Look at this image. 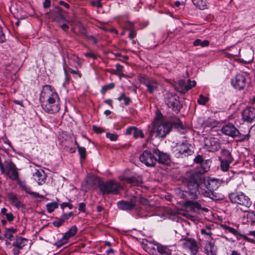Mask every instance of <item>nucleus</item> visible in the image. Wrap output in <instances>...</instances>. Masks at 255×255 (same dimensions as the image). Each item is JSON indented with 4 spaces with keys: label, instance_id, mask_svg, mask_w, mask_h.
Here are the masks:
<instances>
[{
    "label": "nucleus",
    "instance_id": "44",
    "mask_svg": "<svg viewBox=\"0 0 255 255\" xmlns=\"http://www.w3.org/2000/svg\"><path fill=\"white\" fill-rule=\"evenodd\" d=\"M78 152L80 155L81 158L84 159L86 156V151L85 148L78 145Z\"/></svg>",
    "mask_w": 255,
    "mask_h": 255
},
{
    "label": "nucleus",
    "instance_id": "16",
    "mask_svg": "<svg viewBox=\"0 0 255 255\" xmlns=\"http://www.w3.org/2000/svg\"><path fill=\"white\" fill-rule=\"evenodd\" d=\"M7 198L12 206L18 209L24 207L23 204L21 202L17 195L14 193L9 192L7 194Z\"/></svg>",
    "mask_w": 255,
    "mask_h": 255
},
{
    "label": "nucleus",
    "instance_id": "60",
    "mask_svg": "<svg viewBox=\"0 0 255 255\" xmlns=\"http://www.w3.org/2000/svg\"><path fill=\"white\" fill-rule=\"evenodd\" d=\"M86 204L84 203H81L79 205V210L82 212L85 211Z\"/></svg>",
    "mask_w": 255,
    "mask_h": 255
},
{
    "label": "nucleus",
    "instance_id": "50",
    "mask_svg": "<svg viewBox=\"0 0 255 255\" xmlns=\"http://www.w3.org/2000/svg\"><path fill=\"white\" fill-rule=\"evenodd\" d=\"M107 138H109L111 141H116L118 138V135L115 133L108 132L106 134Z\"/></svg>",
    "mask_w": 255,
    "mask_h": 255
},
{
    "label": "nucleus",
    "instance_id": "11",
    "mask_svg": "<svg viewBox=\"0 0 255 255\" xmlns=\"http://www.w3.org/2000/svg\"><path fill=\"white\" fill-rule=\"evenodd\" d=\"M182 246L184 249L189 250L192 255H196L198 251L196 242L190 238H185L182 240Z\"/></svg>",
    "mask_w": 255,
    "mask_h": 255
},
{
    "label": "nucleus",
    "instance_id": "61",
    "mask_svg": "<svg viewBox=\"0 0 255 255\" xmlns=\"http://www.w3.org/2000/svg\"><path fill=\"white\" fill-rule=\"evenodd\" d=\"M248 217L253 219H255V212L254 211H248Z\"/></svg>",
    "mask_w": 255,
    "mask_h": 255
},
{
    "label": "nucleus",
    "instance_id": "31",
    "mask_svg": "<svg viewBox=\"0 0 255 255\" xmlns=\"http://www.w3.org/2000/svg\"><path fill=\"white\" fill-rule=\"evenodd\" d=\"M175 151L180 154H188L190 152L188 147L186 144H182L178 146L175 149Z\"/></svg>",
    "mask_w": 255,
    "mask_h": 255
},
{
    "label": "nucleus",
    "instance_id": "34",
    "mask_svg": "<svg viewBox=\"0 0 255 255\" xmlns=\"http://www.w3.org/2000/svg\"><path fill=\"white\" fill-rule=\"evenodd\" d=\"M221 153L222 156L225 158L224 160H228L229 162H232L233 161L231 153L229 150L226 149H222Z\"/></svg>",
    "mask_w": 255,
    "mask_h": 255
},
{
    "label": "nucleus",
    "instance_id": "3",
    "mask_svg": "<svg viewBox=\"0 0 255 255\" xmlns=\"http://www.w3.org/2000/svg\"><path fill=\"white\" fill-rule=\"evenodd\" d=\"M171 130V126L168 123H163L161 116H157L152 123V127L148 130L149 139H151L155 133L157 137H164Z\"/></svg>",
    "mask_w": 255,
    "mask_h": 255
},
{
    "label": "nucleus",
    "instance_id": "25",
    "mask_svg": "<svg viewBox=\"0 0 255 255\" xmlns=\"http://www.w3.org/2000/svg\"><path fill=\"white\" fill-rule=\"evenodd\" d=\"M33 176L35 180L39 185L43 184L46 178V175L43 170H36Z\"/></svg>",
    "mask_w": 255,
    "mask_h": 255
},
{
    "label": "nucleus",
    "instance_id": "33",
    "mask_svg": "<svg viewBox=\"0 0 255 255\" xmlns=\"http://www.w3.org/2000/svg\"><path fill=\"white\" fill-rule=\"evenodd\" d=\"M77 228L76 226H72L70 229L65 233L64 236L65 238H66L68 240H69L71 237H73L76 235L77 232Z\"/></svg>",
    "mask_w": 255,
    "mask_h": 255
},
{
    "label": "nucleus",
    "instance_id": "23",
    "mask_svg": "<svg viewBox=\"0 0 255 255\" xmlns=\"http://www.w3.org/2000/svg\"><path fill=\"white\" fill-rule=\"evenodd\" d=\"M217 248L212 241L207 242L204 247V252L206 255H215Z\"/></svg>",
    "mask_w": 255,
    "mask_h": 255
},
{
    "label": "nucleus",
    "instance_id": "55",
    "mask_svg": "<svg viewBox=\"0 0 255 255\" xmlns=\"http://www.w3.org/2000/svg\"><path fill=\"white\" fill-rule=\"evenodd\" d=\"M5 216L7 220L9 222H11L14 219V216L11 213H7Z\"/></svg>",
    "mask_w": 255,
    "mask_h": 255
},
{
    "label": "nucleus",
    "instance_id": "64",
    "mask_svg": "<svg viewBox=\"0 0 255 255\" xmlns=\"http://www.w3.org/2000/svg\"><path fill=\"white\" fill-rule=\"evenodd\" d=\"M88 39L90 40L94 44H96L97 42V39L92 35H90L88 37Z\"/></svg>",
    "mask_w": 255,
    "mask_h": 255
},
{
    "label": "nucleus",
    "instance_id": "52",
    "mask_svg": "<svg viewBox=\"0 0 255 255\" xmlns=\"http://www.w3.org/2000/svg\"><path fill=\"white\" fill-rule=\"evenodd\" d=\"M61 208L63 210L66 207H68L70 209L73 208V205L69 203L64 202L60 205Z\"/></svg>",
    "mask_w": 255,
    "mask_h": 255
},
{
    "label": "nucleus",
    "instance_id": "2",
    "mask_svg": "<svg viewBox=\"0 0 255 255\" xmlns=\"http://www.w3.org/2000/svg\"><path fill=\"white\" fill-rule=\"evenodd\" d=\"M207 171V168L203 167L202 165L186 173V184L192 194L196 192L203 180L205 181L204 174Z\"/></svg>",
    "mask_w": 255,
    "mask_h": 255
},
{
    "label": "nucleus",
    "instance_id": "43",
    "mask_svg": "<svg viewBox=\"0 0 255 255\" xmlns=\"http://www.w3.org/2000/svg\"><path fill=\"white\" fill-rule=\"evenodd\" d=\"M209 100L208 98L204 96L201 94L199 96V98L198 99V103L200 105H204Z\"/></svg>",
    "mask_w": 255,
    "mask_h": 255
},
{
    "label": "nucleus",
    "instance_id": "30",
    "mask_svg": "<svg viewBox=\"0 0 255 255\" xmlns=\"http://www.w3.org/2000/svg\"><path fill=\"white\" fill-rule=\"evenodd\" d=\"M168 124L171 126V128H174L177 129H183L184 128L182 122L177 118L173 120L171 123H168Z\"/></svg>",
    "mask_w": 255,
    "mask_h": 255
},
{
    "label": "nucleus",
    "instance_id": "32",
    "mask_svg": "<svg viewBox=\"0 0 255 255\" xmlns=\"http://www.w3.org/2000/svg\"><path fill=\"white\" fill-rule=\"evenodd\" d=\"M209 142L213 150H218L220 148V142L218 139L215 137L211 138Z\"/></svg>",
    "mask_w": 255,
    "mask_h": 255
},
{
    "label": "nucleus",
    "instance_id": "58",
    "mask_svg": "<svg viewBox=\"0 0 255 255\" xmlns=\"http://www.w3.org/2000/svg\"><path fill=\"white\" fill-rule=\"evenodd\" d=\"M194 161L197 163H201L203 161L202 157L201 155H197L194 159Z\"/></svg>",
    "mask_w": 255,
    "mask_h": 255
},
{
    "label": "nucleus",
    "instance_id": "21",
    "mask_svg": "<svg viewBox=\"0 0 255 255\" xmlns=\"http://www.w3.org/2000/svg\"><path fill=\"white\" fill-rule=\"evenodd\" d=\"M17 183L19 186L20 187V189L24 191L27 194H29L34 197H41L38 193H37L36 192H32L31 191L30 188L26 184V182L23 181H20L19 180V178L18 180H16Z\"/></svg>",
    "mask_w": 255,
    "mask_h": 255
},
{
    "label": "nucleus",
    "instance_id": "7",
    "mask_svg": "<svg viewBox=\"0 0 255 255\" xmlns=\"http://www.w3.org/2000/svg\"><path fill=\"white\" fill-rule=\"evenodd\" d=\"M165 102L167 106L177 113L181 107L179 97L174 93L168 92L165 95Z\"/></svg>",
    "mask_w": 255,
    "mask_h": 255
},
{
    "label": "nucleus",
    "instance_id": "57",
    "mask_svg": "<svg viewBox=\"0 0 255 255\" xmlns=\"http://www.w3.org/2000/svg\"><path fill=\"white\" fill-rule=\"evenodd\" d=\"M85 56L87 57H91L93 59L97 58V55L91 52H87L84 54Z\"/></svg>",
    "mask_w": 255,
    "mask_h": 255
},
{
    "label": "nucleus",
    "instance_id": "26",
    "mask_svg": "<svg viewBox=\"0 0 255 255\" xmlns=\"http://www.w3.org/2000/svg\"><path fill=\"white\" fill-rule=\"evenodd\" d=\"M154 245L159 255H171L172 251L168 247L158 243H156Z\"/></svg>",
    "mask_w": 255,
    "mask_h": 255
},
{
    "label": "nucleus",
    "instance_id": "35",
    "mask_svg": "<svg viewBox=\"0 0 255 255\" xmlns=\"http://www.w3.org/2000/svg\"><path fill=\"white\" fill-rule=\"evenodd\" d=\"M16 232V229L8 228L7 229L4 234V237L8 240H11L13 237V234Z\"/></svg>",
    "mask_w": 255,
    "mask_h": 255
},
{
    "label": "nucleus",
    "instance_id": "42",
    "mask_svg": "<svg viewBox=\"0 0 255 255\" xmlns=\"http://www.w3.org/2000/svg\"><path fill=\"white\" fill-rule=\"evenodd\" d=\"M136 197L137 198V202H138L140 204L143 205H149V201L147 199L143 198L140 195Z\"/></svg>",
    "mask_w": 255,
    "mask_h": 255
},
{
    "label": "nucleus",
    "instance_id": "40",
    "mask_svg": "<svg viewBox=\"0 0 255 255\" xmlns=\"http://www.w3.org/2000/svg\"><path fill=\"white\" fill-rule=\"evenodd\" d=\"M57 207L58 204L56 202L48 203L46 205L47 210L49 213L52 212Z\"/></svg>",
    "mask_w": 255,
    "mask_h": 255
},
{
    "label": "nucleus",
    "instance_id": "12",
    "mask_svg": "<svg viewBox=\"0 0 255 255\" xmlns=\"http://www.w3.org/2000/svg\"><path fill=\"white\" fill-rule=\"evenodd\" d=\"M101 183L98 179L94 176H87L84 183L82 184V190L87 192L89 190L94 188L97 184Z\"/></svg>",
    "mask_w": 255,
    "mask_h": 255
},
{
    "label": "nucleus",
    "instance_id": "45",
    "mask_svg": "<svg viewBox=\"0 0 255 255\" xmlns=\"http://www.w3.org/2000/svg\"><path fill=\"white\" fill-rule=\"evenodd\" d=\"M224 229H225V230L233 234L234 235L238 236V235L239 234L238 232L233 228H232V227H230L229 226H225Z\"/></svg>",
    "mask_w": 255,
    "mask_h": 255
},
{
    "label": "nucleus",
    "instance_id": "9",
    "mask_svg": "<svg viewBox=\"0 0 255 255\" xmlns=\"http://www.w3.org/2000/svg\"><path fill=\"white\" fill-rule=\"evenodd\" d=\"M140 161L147 166H154L157 161V157L153 153L145 150L139 156Z\"/></svg>",
    "mask_w": 255,
    "mask_h": 255
},
{
    "label": "nucleus",
    "instance_id": "41",
    "mask_svg": "<svg viewBox=\"0 0 255 255\" xmlns=\"http://www.w3.org/2000/svg\"><path fill=\"white\" fill-rule=\"evenodd\" d=\"M115 87V84L111 83L109 84L104 86L101 90V92L104 94L107 90H111Z\"/></svg>",
    "mask_w": 255,
    "mask_h": 255
},
{
    "label": "nucleus",
    "instance_id": "17",
    "mask_svg": "<svg viewBox=\"0 0 255 255\" xmlns=\"http://www.w3.org/2000/svg\"><path fill=\"white\" fill-rule=\"evenodd\" d=\"M184 205L186 207H189L190 210L194 212H197L199 210H201L205 212L209 211L208 208L202 207L201 204L197 202L187 200L185 202Z\"/></svg>",
    "mask_w": 255,
    "mask_h": 255
},
{
    "label": "nucleus",
    "instance_id": "18",
    "mask_svg": "<svg viewBox=\"0 0 255 255\" xmlns=\"http://www.w3.org/2000/svg\"><path fill=\"white\" fill-rule=\"evenodd\" d=\"M222 131L225 134L232 137H235L239 133V130L232 124L224 126L222 128Z\"/></svg>",
    "mask_w": 255,
    "mask_h": 255
},
{
    "label": "nucleus",
    "instance_id": "29",
    "mask_svg": "<svg viewBox=\"0 0 255 255\" xmlns=\"http://www.w3.org/2000/svg\"><path fill=\"white\" fill-rule=\"evenodd\" d=\"M193 4L196 8L201 10L208 8V5L206 0H191Z\"/></svg>",
    "mask_w": 255,
    "mask_h": 255
},
{
    "label": "nucleus",
    "instance_id": "8",
    "mask_svg": "<svg viewBox=\"0 0 255 255\" xmlns=\"http://www.w3.org/2000/svg\"><path fill=\"white\" fill-rule=\"evenodd\" d=\"M138 80L146 86L147 91L150 94H153L158 90L159 83L157 80L145 76H139Z\"/></svg>",
    "mask_w": 255,
    "mask_h": 255
},
{
    "label": "nucleus",
    "instance_id": "62",
    "mask_svg": "<svg viewBox=\"0 0 255 255\" xmlns=\"http://www.w3.org/2000/svg\"><path fill=\"white\" fill-rule=\"evenodd\" d=\"M116 71L118 72H122L123 71V66L119 64H117L116 65Z\"/></svg>",
    "mask_w": 255,
    "mask_h": 255
},
{
    "label": "nucleus",
    "instance_id": "49",
    "mask_svg": "<svg viewBox=\"0 0 255 255\" xmlns=\"http://www.w3.org/2000/svg\"><path fill=\"white\" fill-rule=\"evenodd\" d=\"M180 214L187 218L188 219H190L192 221H195L196 219V217L195 216L189 214L186 211L181 213Z\"/></svg>",
    "mask_w": 255,
    "mask_h": 255
},
{
    "label": "nucleus",
    "instance_id": "53",
    "mask_svg": "<svg viewBox=\"0 0 255 255\" xmlns=\"http://www.w3.org/2000/svg\"><path fill=\"white\" fill-rule=\"evenodd\" d=\"M63 223L64 222L62 221V220L60 218L53 222V225L56 227H60Z\"/></svg>",
    "mask_w": 255,
    "mask_h": 255
},
{
    "label": "nucleus",
    "instance_id": "5",
    "mask_svg": "<svg viewBox=\"0 0 255 255\" xmlns=\"http://www.w3.org/2000/svg\"><path fill=\"white\" fill-rule=\"evenodd\" d=\"M229 198L232 203L246 207L251 205L250 199L242 192H232L229 194Z\"/></svg>",
    "mask_w": 255,
    "mask_h": 255
},
{
    "label": "nucleus",
    "instance_id": "51",
    "mask_svg": "<svg viewBox=\"0 0 255 255\" xmlns=\"http://www.w3.org/2000/svg\"><path fill=\"white\" fill-rule=\"evenodd\" d=\"M93 129L97 133H101L104 131V129L103 128L96 126H93Z\"/></svg>",
    "mask_w": 255,
    "mask_h": 255
},
{
    "label": "nucleus",
    "instance_id": "10",
    "mask_svg": "<svg viewBox=\"0 0 255 255\" xmlns=\"http://www.w3.org/2000/svg\"><path fill=\"white\" fill-rule=\"evenodd\" d=\"M137 198L135 196H131L129 201H120L117 203L118 207L122 210H131L136 206Z\"/></svg>",
    "mask_w": 255,
    "mask_h": 255
},
{
    "label": "nucleus",
    "instance_id": "59",
    "mask_svg": "<svg viewBox=\"0 0 255 255\" xmlns=\"http://www.w3.org/2000/svg\"><path fill=\"white\" fill-rule=\"evenodd\" d=\"M135 35H136L135 31L134 29H131L130 30L128 37H129L130 39H131L133 38L135 36Z\"/></svg>",
    "mask_w": 255,
    "mask_h": 255
},
{
    "label": "nucleus",
    "instance_id": "54",
    "mask_svg": "<svg viewBox=\"0 0 255 255\" xmlns=\"http://www.w3.org/2000/svg\"><path fill=\"white\" fill-rule=\"evenodd\" d=\"M5 40V35L3 32L1 27H0V43L4 42Z\"/></svg>",
    "mask_w": 255,
    "mask_h": 255
},
{
    "label": "nucleus",
    "instance_id": "47",
    "mask_svg": "<svg viewBox=\"0 0 255 255\" xmlns=\"http://www.w3.org/2000/svg\"><path fill=\"white\" fill-rule=\"evenodd\" d=\"M201 233L202 235H205L210 238H211V236L213 235L211 231H209L208 229L206 230L204 228L201 230Z\"/></svg>",
    "mask_w": 255,
    "mask_h": 255
},
{
    "label": "nucleus",
    "instance_id": "1",
    "mask_svg": "<svg viewBox=\"0 0 255 255\" xmlns=\"http://www.w3.org/2000/svg\"><path fill=\"white\" fill-rule=\"evenodd\" d=\"M40 101L43 110L47 113L54 114L60 110V98L58 94L50 85L43 86Z\"/></svg>",
    "mask_w": 255,
    "mask_h": 255
},
{
    "label": "nucleus",
    "instance_id": "13",
    "mask_svg": "<svg viewBox=\"0 0 255 255\" xmlns=\"http://www.w3.org/2000/svg\"><path fill=\"white\" fill-rule=\"evenodd\" d=\"M28 243V240L25 238L17 237L15 241L13 243L12 246L14 247L12 250L14 255H18L20 251Z\"/></svg>",
    "mask_w": 255,
    "mask_h": 255
},
{
    "label": "nucleus",
    "instance_id": "27",
    "mask_svg": "<svg viewBox=\"0 0 255 255\" xmlns=\"http://www.w3.org/2000/svg\"><path fill=\"white\" fill-rule=\"evenodd\" d=\"M213 190L207 189V190H203L201 194L205 197H208L213 200H218L221 199L219 195L213 191Z\"/></svg>",
    "mask_w": 255,
    "mask_h": 255
},
{
    "label": "nucleus",
    "instance_id": "46",
    "mask_svg": "<svg viewBox=\"0 0 255 255\" xmlns=\"http://www.w3.org/2000/svg\"><path fill=\"white\" fill-rule=\"evenodd\" d=\"M248 135L249 133L246 134H242L241 133L239 132V134L237 135V136H236L235 137H237L238 138V140L240 141H243L248 138Z\"/></svg>",
    "mask_w": 255,
    "mask_h": 255
},
{
    "label": "nucleus",
    "instance_id": "38",
    "mask_svg": "<svg viewBox=\"0 0 255 255\" xmlns=\"http://www.w3.org/2000/svg\"><path fill=\"white\" fill-rule=\"evenodd\" d=\"M220 161H221V169L223 170V171H227L230 166V163H231L232 162H229L228 160H221V159H220Z\"/></svg>",
    "mask_w": 255,
    "mask_h": 255
},
{
    "label": "nucleus",
    "instance_id": "22",
    "mask_svg": "<svg viewBox=\"0 0 255 255\" xmlns=\"http://www.w3.org/2000/svg\"><path fill=\"white\" fill-rule=\"evenodd\" d=\"M126 133L128 135H132L135 138L139 137L141 138L144 137V133L142 130L134 127H131L128 128L126 130Z\"/></svg>",
    "mask_w": 255,
    "mask_h": 255
},
{
    "label": "nucleus",
    "instance_id": "15",
    "mask_svg": "<svg viewBox=\"0 0 255 255\" xmlns=\"http://www.w3.org/2000/svg\"><path fill=\"white\" fill-rule=\"evenodd\" d=\"M232 84L233 86L238 90H242L244 88L246 84V79L245 77L241 74H238L236 77L232 80Z\"/></svg>",
    "mask_w": 255,
    "mask_h": 255
},
{
    "label": "nucleus",
    "instance_id": "63",
    "mask_svg": "<svg viewBox=\"0 0 255 255\" xmlns=\"http://www.w3.org/2000/svg\"><path fill=\"white\" fill-rule=\"evenodd\" d=\"M50 0H44L43 5L44 8H47L50 5Z\"/></svg>",
    "mask_w": 255,
    "mask_h": 255
},
{
    "label": "nucleus",
    "instance_id": "19",
    "mask_svg": "<svg viewBox=\"0 0 255 255\" xmlns=\"http://www.w3.org/2000/svg\"><path fill=\"white\" fill-rule=\"evenodd\" d=\"M153 154L158 157L157 161L162 164H168L170 162L169 155L163 152L159 151L158 149L155 148L153 150Z\"/></svg>",
    "mask_w": 255,
    "mask_h": 255
},
{
    "label": "nucleus",
    "instance_id": "36",
    "mask_svg": "<svg viewBox=\"0 0 255 255\" xmlns=\"http://www.w3.org/2000/svg\"><path fill=\"white\" fill-rule=\"evenodd\" d=\"M56 11L55 17L57 19V20L59 21H66V18L64 17V16L62 13V9L60 7H56Z\"/></svg>",
    "mask_w": 255,
    "mask_h": 255
},
{
    "label": "nucleus",
    "instance_id": "14",
    "mask_svg": "<svg viewBox=\"0 0 255 255\" xmlns=\"http://www.w3.org/2000/svg\"><path fill=\"white\" fill-rule=\"evenodd\" d=\"M243 119L249 123L255 121V108L248 107L244 110L242 112Z\"/></svg>",
    "mask_w": 255,
    "mask_h": 255
},
{
    "label": "nucleus",
    "instance_id": "39",
    "mask_svg": "<svg viewBox=\"0 0 255 255\" xmlns=\"http://www.w3.org/2000/svg\"><path fill=\"white\" fill-rule=\"evenodd\" d=\"M68 240H68L66 238H65V236H63L60 240L54 243V245L58 248H60L67 243Z\"/></svg>",
    "mask_w": 255,
    "mask_h": 255
},
{
    "label": "nucleus",
    "instance_id": "48",
    "mask_svg": "<svg viewBox=\"0 0 255 255\" xmlns=\"http://www.w3.org/2000/svg\"><path fill=\"white\" fill-rule=\"evenodd\" d=\"M73 215V213L71 212L68 213H66L63 214L61 217L60 219L62 220V221L64 222L66 220H68L70 217L72 216Z\"/></svg>",
    "mask_w": 255,
    "mask_h": 255
},
{
    "label": "nucleus",
    "instance_id": "4",
    "mask_svg": "<svg viewBox=\"0 0 255 255\" xmlns=\"http://www.w3.org/2000/svg\"><path fill=\"white\" fill-rule=\"evenodd\" d=\"M99 187L103 194H117L122 189L119 183L112 180L99 183Z\"/></svg>",
    "mask_w": 255,
    "mask_h": 255
},
{
    "label": "nucleus",
    "instance_id": "24",
    "mask_svg": "<svg viewBox=\"0 0 255 255\" xmlns=\"http://www.w3.org/2000/svg\"><path fill=\"white\" fill-rule=\"evenodd\" d=\"M175 89L181 93H185L191 89V87L186 83L185 81L180 80L176 84Z\"/></svg>",
    "mask_w": 255,
    "mask_h": 255
},
{
    "label": "nucleus",
    "instance_id": "37",
    "mask_svg": "<svg viewBox=\"0 0 255 255\" xmlns=\"http://www.w3.org/2000/svg\"><path fill=\"white\" fill-rule=\"evenodd\" d=\"M209 42L207 40H205L204 41H201L199 39H197L193 42V45L194 46H199V45H200V46H201L202 47L207 46L209 45Z\"/></svg>",
    "mask_w": 255,
    "mask_h": 255
},
{
    "label": "nucleus",
    "instance_id": "28",
    "mask_svg": "<svg viewBox=\"0 0 255 255\" xmlns=\"http://www.w3.org/2000/svg\"><path fill=\"white\" fill-rule=\"evenodd\" d=\"M124 179L132 186H139L142 183V180L140 177H136L133 176L125 178Z\"/></svg>",
    "mask_w": 255,
    "mask_h": 255
},
{
    "label": "nucleus",
    "instance_id": "56",
    "mask_svg": "<svg viewBox=\"0 0 255 255\" xmlns=\"http://www.w3.org/2000/svg\"><path fill=\"white\" fill-rule=\"evenodd\" d=\"M91 4L97 7H102V4L101 3V1L100 0H97L96 1H92Z\"/></svg>",
    "mask_w": 255,
    "mask_h": 255
},
{
    "label": "nucleus",
    "instance_id": "6",
    "mask_svg": "<svg viewBox=\"0 0 255 255\" xmlns=\"http://www.w3.org/2000/svg\"><path fill=\"white\" fill-rule=\"evenodd\" d=\"M2 173L5 174L12 180H17L18 179V172L16 165L11 160H5L3 169L0 170Z\"/></svg>",
    "mask_w": 255,
    "mask_h": 255
},
{
    "label": "nucleus",
    "instance_id": "20",
    "mask_svg": "<svg viewBox=\"0 0 255 255\" xmlns=\"http://www.w3.org/2000/svg\"><path fill=\"white\" fill-rule=\"evenodd\" d=\"M207 180V183L205 181V184L207 189L212 190H216L221 185L222 181L215 178H210Z\"/></svg>",
    "mask_w": 255,
    "mask_h": 255
}]
</instances>
